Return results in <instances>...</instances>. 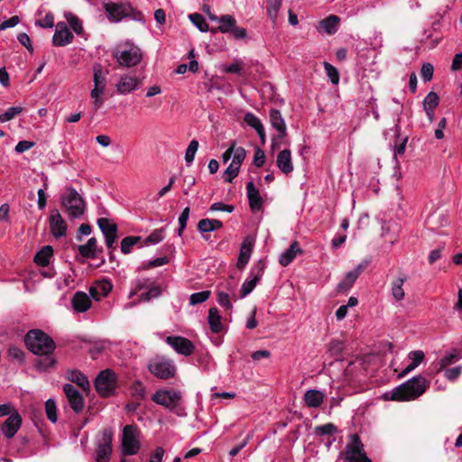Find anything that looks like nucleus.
I'll return each instance as SVG.
<instances>
[{
    "mask_svg": "<svg viewBox=\"0 0 462 462\" xmlns=\"http://www.w3.org/2000/svg\"><path fill=\"white\" fill-rule=\"evenodd\" d=\"M35 24L42 28H52L54 25V16L48 13L43 19L35 22Z\"/></svg>",
    "mask_w": 462,
    "mask_h": 462,
    "instance_id": "nucleus-60",
    "label": "nucleus"
},
{
    "mask_svg": "<svg viewBox=\"0 0 462 462\" xmlns=\"http://www.w3.org/2000/svg\"><path fill=\"white\" fill-rule=\"evenodd\" d=\"M22 111H23V108L21 106L8 107L5 113L0 114V123H5V122L12 120L16 116L21 114Z\"/></svg>",
    "mask_w": 462,
    "mask_h": 462,
    "instance_id": "nucleus-46",
    "label": "nucleus"
},
{
    "mask_svg": "<svg viewBox=\"0 0 462 462\" xmlns=\"http://www.w3.org/2000/svg\"><path fill=\"white\" fill-rule=\"evenodd\" d=\"M181 394L174 390H159L152 395V401L166 408H175L178 405Z\"/></svg>",
    "mask_w": 462,
    "mask_h": 462,
    "instance_id": "nucleus-14",
    "label": "nucleus"
},
{
    "mask_svg": "<svg viewBox=\"0 0 462 462\" xmlns=\"http://www.w3.org/2000/svg\"><path fill=\"white\" fill-rule=\"evenodd\" d=\"M406 281L405 276L398 277L392 282L391 292L393 297L397 300L401 301L404 299L405 292L403 290V284Z\"/></svg>",
    "mask_w": 462,
    "mask_h": 462,
    "instance_id": "nucleus-33",
    "label": "nucleus"
},
{
    "mask_svg": "<svg viewBox=\"0 0 462 462\" xmlns=\"http://www.w3.org/2000/svg\"><path fill=\"white\" fill-rule=\"evenodd\" d=\"M131 393L134 401L141 402L146 398V389L141 381H135L131 386Z\"/></svg>",
    "mask_w": 462,
    "mask_h": 462,
    "instance_id": "nucleus-36",
    "label": "nucleus"
},
{
    "mask_svg": "<svg viewBox=\"0 0 462 462\" xmlns=\"http://www.w3.org/2000/svg\"><path fill=\"white\" fill-rule=\"evenodd\" d=\"M104 9L111 23H118L134 13V8L128 3L107 2L104 4Z\"/></svg>",
    "mask_w": 462,
    "mask_h": 462,
    "instance_id": "nucleus-9",
    "label": "nucleus"
},
{
    "mask_svg": "<svg viewBox=\"0 0 462 462\" xmlns=\"http://www.w3.org/2000/svg\"><path fill=\"white\" fill-rule=\"evenodd\" d=\"M190 22L202 32H206L208 31V24L206 22L205 18L197 13L190 14L189 15Z\"/></svg>",
    "mask_w": 462,
    "mask_h": 462,
    "instance_id": "nucleus-39",
    "label": "nucleus"
},
{
    "mask_svg": "<svg viewBox=\"0 0 462 462\" xmlns=\"http://www.w3.org/2000/svg\"><path fill=\"white\" fill-rule=\"evenodd\" d=\"M337 431V428L332 423H327L315 428V434L319 436L331 435Z\"/></svg>",
    "mask_w": 462,
    "mask_h": 462,
    "instance_id": "nucleus-54",
    "label": "nucleus"
},
{
    "mask_svg": "<svg viewBox=\"0 0 462 462\" xmlns=\"http://www.w3.org/2000/svg\"><path fill=\"white\" fill-rule=\"evenodd\" d=\"M434 68L430 63H424L420 69L421 79L427 82L432 79Z\"/></svg>",
    "mask_w": 462,
    "mask_h": 462,
    "instance_id": "nucleus-59",
    "label": "nucleus"
},
{
    "mask_svg": "<svg viewBox=\"0 0 462 462\" xmlns=\"http://www.w3.org/2000/svg\"><path fill=\"white\" fill-rule=\"evenodd\" d=\"M45 412L48 420L55 423L58 420L57 405L53 399H48L45 402Z\"/></svg>",
    "mask_w": 462,
    "mask_h": 462,
    "instance_id": "nucleus-40",
    "label": "nucleus"
},
{
    "mask_svg": "<svg viewBox=\"0 0 462 462\" xmlns=\"http://www.w3.org/2000/svg\"><path fill=\"white\" fill-rule=\"evenodd\" d=\"M234 156L231 162L235 163L238 167H241V164L245 158L246 152L243 147H236V144L234 145Z\"/></svg>",
    "mask_w": 462,
    "mask_h": 462,
    "instance_id": "nucleus-56",
    "label": "nucleus"
},
{
    "mask_svg": "<svg viewBox=\"0 0 462 462\" xmlns=\"http://www.w3.org/2000/svg\"><path fill=\"white\" fill-rule=\"evenodd\" d=\"M21 425L22 417L17 411H14L5 420L1 430L7 439H11L16 434Z\"/></svg>",
    "mask_w": 462,
    "mask_h": 462,
    "instance_id": "nucleus-21",
    "label": "nucleus"
},
{
    "mask_svg": "<svg viewBox=\"0 0 462 462\" xmlns=\"http://www.w3.org/2000/svg\"><path fill=\"white\" fill-rule=\"evenodd\" d=\"M209 296H210V291H199V292L192 293L189 296V304L190 305H197V304H199V303H203V302H205L206 300H208Z\"/></svg>",
    "mask_w": 462,
    "mask_h": 462,
    "instance_id": "nucleus-48",
    "label": "nucleus"
},
{
    "mask_svg": "<svg viewBox=\"0 0 462 462\" xmlns=\"http://www.w3.org/2000/svg\"><path fill=\"white\" fill-rule=\"evenodd\" d=\"M111 290V282L108 281H103L98 282L96 286L90 287L89 294L94 300H99L101 297H106Z\"/></svg>",
    "mask_w": 462,
    "mask_h": 462,
    "instance_id": "nucleus-30",
    "label": "nucleus"
},
{
    "mask_svg": "<svg viewBox=\"0 0 462 462\" xmlns=\"http://www.w3.org/2000/svg\"><path fill=\"white\" fill-rule=\"evenodd\" d=\"M61 204L65 208L69 219L80 218L85 213L86 203L73 188L68 189L67 193L62 195Z\"/></svg>",
    "mask_w": 462,
    "mask_h": 462,
    "instance_id": "nucleus-4",
    "label": "nucleus"
},
{
    "mask_svg": "<svg viewBox=\"0 0 462 462\" xmlns=\"http://www.w3.org/2000/svg\"><path fill=\"white\" fill-rule=\"evenodd\" d=\"M70 408L76 412H80L84 408V399L79 393L77 396H73L68 399Z\"/></svg>",
    "mask_w": 462,
    "mask_h": 462,
    "instance_id": "nucleus-52",
    "label": "nucleus"
},
{
    "mask_svg": "<svg viewBox=\"0 0 462 462\" xmlns=\"http://www.w3.org/2000/svg\"><path fill=\"white\" fill-rule=\"evenodd\" d=\"M429 381L422 375L413 376L411 379L393 389L390 399L393 401H410L422 395L429 387Z\"/></svg>",
    "mask_w": 462,
    "mask_h": 462,
    "instance_id": "nucleus-2",
    "label": "nucleus"
},
{
    "mask_svg": "<svg viewBox=\"0 0 462 462\" xmlns=\"http://www.w3.org/2000/svg\"><path fill=\"white\" fill-rule=\"evenodd\" d=\"M113 57L119 66L131 68L140 63L143 58V52L139 47L130 45L126 49L116 50L113 52Z\"/></svg>",
    "mask_w": 462,
    "mask_h": 462,
    "instance_id": "nucleus-7",
    "label": "nucleus"
},
{
    "mask_svg": "<svg viewBox=\"0 0 462 462\" xmlns=\"http://www.w3.org/2000/svg\"><path fill=\"white\" fill-rule=\"evenodd\" d=\"M66 378L78 384L83 391L87 392L90 389L88 377L79 370H69L67 372Z\"/></svg>",
    "mask_w": 462,
    "mask_h": 462,
    "instance_id": "nucleus-29",
    "label": "nucleus"
},
{
    "mask_svg": "<svg viewBox=\"0 0 462 462\" xmlns=\"http://www.w3.org/2000/svg\"><path fill=\"white\" fill-rule=\"evenodd\" d=\"M140 449V443L137 439V430L133 425L124 427L122 435V452L124 455L132 456Z\"/></svg>",
    "mask_w": 462,
    "mask_h": 462,
    "instance_id": "nucleus-11",
    "label": "nucleus"
},
{
    "mask_svg": "<svg viewBox=\"0 0 462 462\" xmlns=\"http://www.w3.org/2000/svg\"><path fill=\"white\" fill-rule=\"evenodd\" d=\"M189 208L186 207L180 213V215L179 217V220H178L179 228H178L177 235L179 236H181L183 231L185 230V228L187 226L188 220H189Z\"/></svg>",
    "mask_w": 462,
    "mask_h": 462,
    "instance_id": "nucleus-51",
    "label": "nucleus"
},
{
    "mask_svg": "<svg viewBox=\"0 0 462 462\" xmlns=\"http://www.w3.org/2000/svg\"><path fill=\"white\" fill-rule=\"evenodd\" d=\"M277 167L284 174H289L293 171L291 162V153L289 149H284L278 153L276 160Z\"/></svg>",
    "mask_w": 462,
    "mask_h": 462,
    "instance_id": "nucleus-25",
    "label": "nucleus"
},
{
    "mask_svg": "<svg viewBox=\"0 0 462 462\" xmlns=\"http://www.w3.org/2000/svg\"><path fill=\"white\" fill-rule=\"evenodd\" d=\"M34 143L33 142H30V141H26V140H23V141H20L15 148H14V151L17 152V153H22L25 151H28L29 149L32 148L34 146Z\"/></svg>",
    "mask_w": 462,
    "mask_h": 462,
    "instance_id": "nucleus-64",
    "label": "nucleus"
},
{
    "mask_svg": "<svg viewBox=\"0 0 462 462\" xmlns=\"http://www.w3.org/2000/svg\"><path fill=\"white\" fill-rule=\"evenodd\" d=\"M17 40L19 41V42L24 46L28 51H30L31 53L33 52V46H32V43L31 42V39L29 37V35L25 32H21L17 35Z\"/></svg>",
    "mask_w": 462,
    "mask_h": 462,
    "instance_id": "nucleus-61",
    "label": "nucleus"
},
{
    "mask_svg": "<svg viewBox=\"0 0 462 462\" xmlns=\"http://www.w3.org/2000/svg\"><path fill=\"white\" fill-rule=\"evenodd\" d=\"M199 149V142L197 140H192L185 152V161L188 165H190L195 158V154Z\"/></svg>",
    "mask_w": 462,
    "mask_h": 462,
    "instance_id": "nucleus-47",
    "label": "nucleus"
},
{
    "mask_svg": "<svg viewBox=\"0 0 462 462\" xmlns=\"http://www.w3.org/2000/svg\"><path fill=\"white\" fill-rule=\"evenodd\" d=\"M217 301L222 307L226 308V310H230L233 307L229 300V294L227 292L218 291Z\"/></svg>",
    "mask_w": 462,
    "mask_h": 462,
    "instance_id": "nucleus-62",
    "label": "nucleus"
},
{
    "mask_svg": "<svg viewBox=\"0 0 462 462\" xmlns=\"http://www.w3.org/2000/svg\"><path fill=\"white\" fill-rule=\"evenodd\" d=\"M345 349V344L342 340L332 339L328 345V352L336 359L340 356Z\"/></svg>",
    "mask_w": 462,
    "mask_h": 462,
    "instance_id": "nucleus-38",
    "label": "nucleus"
},
{
    "mask_svg": "<svg viewBox=\"0 0 462 462\" xmlns=\"http://www.w3.org/2000/svg\"><path fill=\"white\" fill-rule=\"evenodd\" d=\"M162 290L159 286H152L149 288L146 292L140 295V300L143 301H149L152 298H157L161 295Z\"/></svg>",
    "mask_w": 462,
    "mask_h": 462,
    "instance_id": "nucleus-55",
    "label": "nucleus"
},
{
    "mask_svg": "<svg viewBox=\"0 0 462 462\" xmlns=\"http://www.w3.org/2000/svg\"><path fill=\"white\" fill-rule=\"evenodd\" d=\"M208 321L210 330L213 333L221 332V330L223 328V326L221 323V316L219 314L218 310L216 307H212L209 309Z\"/></svg>",
    "mask_w": 462,
    "mask_h": 462,
    "instance_id": "nucleus-32",
    "label": "nucleus"
},
{
    "mask_svg": "<svg viewBox=\"0 0 462 462\" xmlns=\"http://www.w3.org/2000/svg\"><path fill=\"white\" fill-rule=\"evenodd\" d=\"M222 227L223 223L218 219L202 218L198 223V230L202 234L213 232Z\"/></svg>",
    "mask_w": 462,
    "mask_h": 462,
    "instance_id": "nucleus-31",
    "label": "nucleus"
},
{
    "mask_svg": "<svg viewBox=\"0 0 462 462\" xmlns=\"http://www.w3.org/2000/svg\"><path fill=\"white\" fill-rule=\"evenodd\" d=\"M53 255V248L51 245L43 246L34 256V262L41 266H47Z\"/></svg>",
    "mask_w": 462,
    "mask_h": 462,
    "instance_id": "nucleus-34",
    "label": "nucleus"
},
{
    "mask_svg": "<svg viewBox=\"0 0 462 462\" xmlns=\"http://www.w3.org/2000/svg\"><path fill=\"white\" fill-rule=\"evenodd\" d=\"M79 254L85 258L97 259L99 258V253H102V248L98 249L97 241L96 237H91L84 245H80L78 247ZM106 263V259L100 257V263L97 267L103 265Z\"/></svg>",
    "mask_w": 462,
    "mask_h": 462,
    "instance_id": "nucleus-18",
    "label": "nucleus"
},
{
    "mask_svg": "<svg viewBox=\"0 0 462 462\" xmlns=\"http://www.w3.org/2000/svg\"><path fill=\"white\" fill-rule=\"evenodd\" d=\"M142 86V79L130 74L122 75L116 85V89L119 95H127Z\"/></svg>",
    "mask_w": 462,
    "mask_h": 462,
    "instance_id": "nucleus-16",
    "label": "nucleus"
},
{
    "mask_svg": "<svg viewBox=\"0 0 462 462\" xmlns=\"http://www.w3.org/2000/svg\"><path fill=\"white\" fill-rule=\"evenodd\" d=\"M97 225L104 236L117 233V226L111 219L101 217L97 219Z\"/></svg>",
    "mask_w": 462,
    "mask_h": 462,
    "instance_id": "nucleus-35",
    "label": "nucleus"
},
{
    "mask_svg": "<svg viewBox=\"0 0 462 462\" xmlns=\"http://www.w3.org/2000/svg\"><path fill=\"white\" fill-rule=\"evenodd\" d=\"M74 36L67 24L63 22L58 23L52 37V44L58 47L66 46L72 42Z\"/></svg>",
    "mask_w": 462,
    "mask_h": 462,
    "instance_id": "nucleus-20",
    "label": "nucleus"
},
{
    "mask_svg": "<svg viewBox=\"0 0 462 462\" xmlns=\"http://www.w3.org/2000/svg\"><path fill=\"white\" fill-rule=\"evenodd\" d=\"M24 343L29 351L39 356L35 365L39 370H47L56 364L52 356L56 344L53 339L41 329H32L24 337Z\"/></svg>",
    "mask_w": 462,
    "mask_h": 462,
    "instance_id": "nucleus-1",
    "label": "nucleus"
},
{
    "mask_svg": "<svg viewBox=\"0 0 462 462\" xmlns=\"http://www.w3.org/2000/svg\"><path fill=\"white\" fill-rule=\"evenodd\" d=\"M147 367L152 375L162 380L174 377L177 371L173 360L162 356L152 358L148 362Z\"/></svg>",
    "mask_w": 462,
    "mask_h": 462,
    "instance_id": "nucleus-5",
    "label": "nucleus"
},
{
    "mask_svg": "<svg viewBox=\"0 0 462 462\" xmlns=\"http://www.w3.org/2000/svg\"><path fill=\"white\" fill-rule=\"evenodd\" d=\"M113 431L106 428L101 431V437L97 439L96 450L97 462H108L112 454Z\"/></svg>",
    "mask_w": 462,
    "mask_h": 462,
    "instance_id": "nucleus-10",
    "label": "nucleus"
},
{
    "mask_svg": "<svg viewBox=\"0 0 462 462\" xmlns=\"http://www.w3.org/2000/svg\"><path fill=\"white\" fill-rule=\"evenodd\" d=\"M246 193L250 208L253 211H259L263 207V199L260 195L259 189L252 180L246 184Z\"/></svg>",
    "mask_w": 462,
    "mask_h": 462,
    "instance_id": "nucleus-23",
    "label": "nucleus"
},
{
    "mask_svg": "<svg viewBox=\"0 0 462 462\" xmlns=\"http://www.w3.org/2000/svg\"><path fill=\"white\" fill-rule=\"evenodd\" d=\"M240 171V167L231 162L228 167L226 169L223 178L226 182H232L233 180L238 175Z\"/></svg>",
    "mask_w": 462,
    "mask_h": 462,
    "instance_id": "nucleus-49",
    "label": "nucleus"
},
{
    "mask_svg": "<svg viewBox=\"0 0 462 462\" xmlns=\"http://www.w3.org/2000/svg\"><path fill=\"white\" fill-rule=\"evenodd\" d=\"M164 228H159L153 230L146 238H145V245H156L162 242L164 238L163 236Z\"/></svg>",
    "mask_w": 462,
    "mask_h": 462,
    "instance_id": "nucleus-45",
    "label": "nucleus"
},
{
    "mask_svg": "<svg viewBox=\"0 0 462 462\" xmlns=\"http://www.w3.org/2000/svg\"><path fill=\"white\" fill-rule=\"evenodd\" d=\"M108 71H103L100 64H95L93 67V81L94 88L90 92V97L93 99V106L95 110H97L104 104V98L102 97L105 93L106 87V75Z\"/></svg>",
    "mask_w": 462,
    "mask_h": 462,
    "instance_id": "nucleus-6",
    "label": "nucleus"
},
{
    "mask_svg": "<svg viewBox=\"0 0 462 462\" xmlns=\"http://www.w3.org/2000/svg\"><path fill=\"white\" fill-rule=\"evenodd\" d=\"M282 5V0H267L266 10L269 17L275 22Z\"/></svg>",
    "mask_w": 462,
    "mask_h": 462,
    "instance_id": "nucleus-41",
    "label": "nucleus"
},
{
    "mask_svg": "<svg viewBox=\"0 0 462 462\" xmlns=\"http://www.w3.org/2000/svg\"><path fill=\"white\" fill-rule=\"evenodd\" d=\"M265 162V154L261 148H256L254 155V164L256 167H262Z\"/></svg>",
    "mask_w": 462,
    "mask_h": 462,
    "instance_id": "nucleus-63",
    "label": "nucleus"
},
{
    "mask_svg": "<svg viewBox=\"0 0 462 462\" xmlns=\"http://www.w3.org/2000/svg\"><path fill=\"white\" fill-rule=\"evenodd\" d=\"M339 22L340 19L337 15L330 14L319 23L317 29L319 32L332 35L337 32Z\"/></svg>",
    "mask_w": 462,
    "mask_h": 462,
    "instance_id": "nucleus-24",
    "label": "nucleus"
},
{
    "mask_svg": "<svg viewBox=\"0 0 462 462\" xmlns=\"http://www.w3.org/2000/svg\"><path fill=\"white\" fill-rule=\"evenodd\" d=\"M356 277L355 274H352L350 272H348L344 279L337 284V292H346L348 291L354 285L355 282L356 281Z\"/></svg>",
    "mask_w": 462,
    "mask_h": 462,
    "instance_id": "nucleus-37",
    "label": "nucleus"
},
{
    "mask_svg": "<svg viewBox=\"0 0 462 462\" xmlns=\"http://www.w3.org/2000/svg\"><path fill=\"white\" fill-rule=\"evenodd\" d=\"M118 386V377L114 370L105 369L98 373L95 380V388L100 397L114 396Z\"/></svg>",
    "mask_w": 462,
    "mask_h": 462,
    "instance_id": "nucleus-3",
    "label": "nucleus"
},
{
    "mask_svg": "<svg viewBox=\"0 0 462 462\" xmlns=\"http://www.w3.org/2000/svg\"><path fill=\"white\" fill-rule=\"evenodd\" d=\"M271 125L277 130L279 134L272 140V147L274 149L277 140L282 139L286 135V124L278 109L272 108L269 111Z\"/></svg>",
    "mask_w": 462,
    "mask_h": 462,
    "instance_id": "nucleus-19",
    "label": "nucleus"
},
{
    "mask_svg": "<svg viewBox=\"0 0 462 462\" xmlns=\"http://www.w3.org/2000/svg\"><path fill=\"white\" fill-rule=\"evenodd\" d=\"M324 69L326 71L327 76L329 78L332 84H338L339 82V74L337 69L331 65L330 63L325 61L324 62Z\"/></svg>",
    "mask_w": 462,
    "mask_h": 462,
    "instance_id": "nucleus-50",
    "label": "nucleus"
},
{
    "mask_svg": "<svg viewBox=\"0 0 462 462\" xmlns=\"http://www.w3.org/2000/svg\"><path fill=\"white\" fill-rule=\"evenodd\" d=\"M344 459L345 462H373L364 451V445L356 434L352 435L351 443L346 444Z\"/></svg>",
    "mask_w": 462,
    "mask_h": 462,
    "instance_id": "nucleus-8",
    "label": "nucleus"
},
{
    "mask_svg": "<svg viewBox=\"0 0 462 462\" xmlns=\"http://www.w3.org/2000/svg\"><path fill=\"white\" fill-rule=\"evenodd\" d=\"M165 341L178 354L185 356H190L195 348L193 343L189 339L180 336H169L166 337Z\"/></svg>",
    "mask_w": 462,
    "mask_h": 462,
    "instance_id": "nucleus-15",
    "label": "nucleus"
},
{
    "mask_svg": "<svg viewBox=\"0 0 462 462\" xmlns=\"http://www.w3.org/2000/svg\"><path fill=\"white\" fill-rule=\"evenodd\" d=\"M50 231L55 238L65 236L67 234V223L61 217L60 211L52 209L49 217Z\"/></svg>",
    "mask_w": 462,
    "mask_h": 462,
    "instance_id": "nucleus-17",
    "label": "nucleus"
},
{
    "mask_svg": "<svg viewBox=\"0 0 462 462\" xmlns=\"http://www.w3.org/2000/svg\"><path fill=\"white\" fill-rule=\"evenodd\" d=\"M439 103V98L437 93L431 91L430 92L423 100V108L424 110L435 109Z\"/></svg>",
    "mask_w": 462,
    "mask_h": 462,
    "instance_id": "nucleus-43",
    "label": "nucleus"
},
{
    "mask_svg": "<svg viewBox=\"0 0 462 462\" xmlns=\"http://www.w3.org/2000/svg\"><path fill=\"white\" fill-rule=\"evenodd\" d=\"M302 250L300 249L297 241H294L287 250L281 254L279 257V263L282 266L289 265L297 256L298 254H301Z\"/></svg>",
    "mask_w": 462,
    "mask_h": 462,
    "instance_id": "nucleus-27",
    "label": "nucleus"
},
{
    "mask_svg": "<svg viewBox=\"0 0 462 462\" xmlns=\"http://www.w3.org/2000/svg\"><path fill=\"white\" fill-rule=\"evenodd\" d=\"M265 263L263 260L258 261L251 269L250 279L245 280L241 287V298L251 293L264 273Z\"/></svg>",
    "mask_w": 462,
    "mask_h": 462,
    "instance_id": "nucleus-13",
    "label": "nucleus"
},
{
    "mask_svg": "<svg viewBox=\"0 0 462 462\" xmlns=\"http://www.w3.org/2000/svg\"><path fill=\"white\" fill-rule=\"evenodd\" d=\"M253 239L249 236L245 237L241 245L239 256L236 263L238 269H244L248 263L253 252Z\"/></svg>",
    "mask_w": 462,
    "mask_h": 462,
    "instance_id": "nucleus-22",
    "label": "nucleus"
},
{
    "mask_svg": "<svg viewBox=\"0 0 462 462\" xmlns=\"http://www.w3.org/2000/svg\"><path fill=\"white\" fill-rule=\"evenodd\" d=\"M72 306L77 312H85L91 306V300L87 293L77 291L72 298Z\"/></svg>",
    "mask_w": 462,
    "mask_h": 462,
    "instance_id": "nucleus-28",
    "label": "nucleus"
},
{
    "mask_svg": "<svg viewBox=\"0 0 462 462\" xmlns=\"http://www.w3.org/2000/svg\"><path fill=\"white\" fill-rule=\"evenodd\" d=\"M411 363L415 366H418L425 358V355L421 350L411 351L408 355Z\"/></svg>",
    "mask_w": 462,
    "mask_h": 462,
    "instance_id": "nucleus-58",
    "label": "nucleus"
},
{
    "mask_svg": "<svg viewBox=\"0 0 462 462\" xmlns=\"http://www.w3.org/2000/svg\"><path fill=\"white\" fill-rule=\"evenodd\" d=\"M245 123L255 131L262 130L263 127L261 120L253 113L247 112L244 116Z\"/></svg>",
    "mask_w": 462,
    "mask_h": 462,
    "instance_id": "nucleus-44",
    "label": "nucleus"
},
{
    "mask_svg": "<svg viewBox=\"0 0 462 462\" xmlns=\"http://www.w3.org/2000/svg\"><path fill=\"white\" fill-rule=\"evenodd\" d=\"M141 240L140 236H126L121 241V252L127 254L131 252L134 245Z\"/></svg>",
    "mask_w": 462,
    "mask_h": 462,
    "instance_id": "nucleus-42",
    "label": "nucleus"
},
{
    "mask_svg": "<svg viewBox=\"0 0 462 462\" xmlns=\"http://www.w3.org/2000/svg\"><path fill=\"white\" fill-rule=\"evenodd\" d=\"M220 25L217 30L222 33H231L236 40L245 39L247 36V32L243 27L236 25V19L230 14H224L219 16Z\"/></svg>",
    "mask_w": 462,
    "mask_h": 462,
    "instance_id": "nucleus-12",
    "label": "nucleus"
},
{
    "mask_svg": "<svg viewBox=\"0 0 462 462\" xmlns=\"http://www.w3.org/2000/svg\"><path fill=\"white\" fill-rule=\"evenodd\" d=\"M66 18H67V21H68L69 26L71 27V29L77 34H81L83 32V27H82L80 20L72 14H66Z\"/></svg>",
    "mask_w": 462,
    "mask_h": 462,
    "instance_id": "nucleus-53",
    "label": "nucleus"
},
{
    "mask_svg": "<svg viewBox=\"0 0 462 462\" xmlns=\"http://www.w3.org/2000/svg\"><path fill=\"white\" fill-rule=\"evenodd\" d=\"M458 360V356L456 353H449L443 356L439 361V371L444 369L446 366L455 363Z\"/></svg>",
    "mask_w": 462,
    "mask_h": 462,
    "instance_id": "nucleus-57",
    "label": "nucleus"
},
{
    "mask_svg": "<svg viewBox=\"0 0 462 462\" xmlns=\"http://www.w3.org/2000/svg\"><path fill=\"white\" fill-rule=\"evenodd\" d=\"M325 394L316 389H310L304 394V402L310 408H318L324 402Z\"/></svg>",
    "mask_w": 462,
    "mask_h": 462,
    "instance_id": "nucleus-26",
    "label": "nucleus"
}]
</instances>
